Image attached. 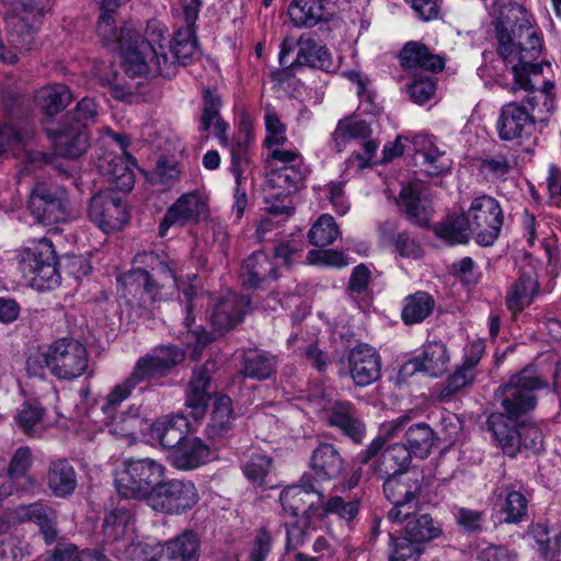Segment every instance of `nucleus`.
<instances>
[{"instance_id": "obj_56", "label": "nucleus", "mask_w": 561, "mask_h": 561, "mask_svg": "<svg viewBox=\"0 0 561 561\" xmlns=\"http://www.w3.org/2000/svg\"><path fill=\"white\" fill-rule=\"evenodd\" d=\"M422 551V545L404 534L397 538L390 536L389 561L415 560Z\"/></svg>"}, {"instance_id": "obj_1", "label": "nucleus", "mask_w": 561, "mask_h": 561, "mask_svg": "<svg viewBox=\"0 0 561 561\" xmlns=\"http://www.w3.org/2000/svg\"><path fill=\"white\" fill-rule=\"evenodd\" d=\"M182 5L187 26L175 34L169 46L171 56L167 53L168 32L160 23L150 22L146 28L145 41L135 46L129 43L135 35L134 30L131 27L123 30V64L128 76L170 78L175 73L176 62L185 64L193 57L197 46L192 27L198 18L202 1L182 0Z\"/></svg>"}, {"instance_id": "obj_24", "label": "nucleus", "mask_w": 561, "mask_h": 561, "mask_svg": "<svg viewBox=\"0 0 561 561\" xmlns=\"http://www.w3.org/2000/svg\"><path fill=\"white\" fill-rule=\"evenodd\" d=\"M370 134L369 126L363 122L357 119H344L337 124V127L334 131V139L337 146L345 145L347 141H357L363 140L360 146L363 147V152L355 153L353 158L357 160V165L359 168L367 167L377 150V144L374 140L366 139Z\"/></svg>"}, {"instance_id": "obj_61", "label": "nucleus", "mask_w": 561, "mask_h": 561, "mask_svg": "<svg viewBox=\"0 0 561 561\" xmlns=\"http://www.w3.org/2000/svg\"><path fill=\"white\" fill-rule=\"evenodd\" d=\"M272 459L263 454H253L243 466L248 480L256 485H263L270 471Z\"/></svg>"}, {"instance_id": "obj_58", "label": "nucleus", "mask_w": 561, "mask_h": 561, "mask_svg": "<svg viewBox=\"0 0 561 561\" xmlns=\"http://www.w3.org/2000/svg\"><path fill=\"white\" fill-rule=\"evenodd\" d=\"M474 362L463 363L456 371L448 378L447 385L440 392L443 400H449L456 392L468 386L474 378Z\"/></svg>"}, {"instance_id": "obj_50", "label": "nucleus", "mask_w": 561, "mask_h": 561, "mask_svg": "<svg viewBox=\"0 0 561 561\" xmlns=\"http://www.w3.org/2000/svg\"><path fill=\"white\" fill-rule=\"evenodd\" d=\"M276 363V357L267 352L251 351L244 356L243 374L259 380L266 379L275 371Z\"/></svg>"}, {"instance_id": "obj_14", "label": "nucleus", "mask_w": 561, "mask_h": 561, "mask_svg": "<svg viewBox=\"0 0 561 561\" xmlns=\"http://www.w3.org/2000/svg\"><path fill=\"white\" fill-rule=\"evenodd\" d=\"M198 499V492L191 481H162L149 497L148 505L159 513L182 514L195 506Z\"/></svg>"}, {"instance_id": "obj_63", "label": "nucleus", "mask_w": 561, "mask_h": 561, "mask_svg": "<svg viewBox=\"0 0 561 561\" xmlns=\"http://www.w3.org/2000/svg\"><path fill=\"white\" fill-rule=\"evenodd\" d=\"M31 466V450L28 447H20L13 455L9 466V479L7 485H12L13 481L18 479H25L30 481V478L25 476L26 471Z\"/></svg>"}, {"instance_id": "obj_42", "label": "nucleus", "mask_w": 561, "mask_h": 561, "mask_svg": "<svg viewBox=\"0 0 561 561\" xmlns=\"http://www.w3.org/2000/svg\"><path fill=\"white\" fill-rule=\"evenodd\" d=\"M409 422L410 416L408 414L385 422L381 425L379 436H377L368 447L358 455L359 461L362 463H368L381 450L386 440L398 437L402 432L405 433Z\"/></svg>"}, {"instance_id": "obj_4", "label": "nucleus", "mask_w": 561, "mask_h": 561, "mask_svg": "<svg viewBox=\"0 0 561 561\" xmlns=\"http://www.w3.org/2000/svg\"><path fill=\"white\" fill-rule=\"evenodd\" d=\"M184 356L179 347L161 345L139 357L130 375L115 385L106 396L102 411L107 414L115 410L140 383L167 376L173 367L183 362Z\"/></svg>"}, {"instance_id": "obj_12", "label": "nucleus", "mask_w": 561, "mask_h": 561, "mask_svg": "<svg viewBox=\"0 0 561 561\" xmlns=\"http://www.w3.org/2000/svg\"><path fill=\"white\" fill-rule=\"evenodd\" d=\"M463 215L480 245L489 247L495 242L503 226V211L494 197L485 194L474 197Z\"/></svg>"}, {"instance_id": "obj_59", "label": "nucleus", "mask_w": 561, "mask_h": 561, "mask_svg": "<svg viewBox=\"0 0 561 561\" xmlns=\"http://www.w3.org/2000/svg\"><path fill=\"white\" fill-rule=\"evenodd\" d=\"M306 174L307 169L304 162L296 165H283L273 174V181L284 190H297L302 185Z\"/></svg>"}, {"instance_id": "obj_29", "label": "nucleus", "mask_w": 561, "mask_h": 561, "mask_svg": "<svg viewBox=\"0 0 561 561\" xmlns=\"http://www.w3.org/2000/svg\"><path fill=\"white\" fill-rule=\"evenodd\" d=\"M9 518L12 522H35L44 536L46 543H51L57 536L54 527L53 512L46 505L35 502L27 505H19L10 511Z\"/></svg>"}, {"instance_id": "obj_27", "label": "nucleus", "mask_w": 561, "mask_h": 561, "mask_svg": "<svg viewBox=\"0 0 561 561\" xmlns=\"http://www.w3.org/2000/svg\"><path fill=\"white\" fill-rule=\"evenodd\" d=\"M400 65L404 69H424L427 71H442L445 59L442 55L433 54L428 47L420 42H408L399 54Z\"/></svg>"}, {"instance_id": "obj_38", "label": "nucleus", "mask_w": 561, "mask_h": 561, "mask_svg": "<svg viewBox=\"0 0 561 561\" xmlns=\"http://www.w3.org/2000/svg\"><path fill=\"white\" fill-rule=\"evenodd\" d=\"M449 364V354L444 343L428 342L424 345L421 356L416 359L417 368L431 377L443 375Z\"/></svg>"}, {"instance_id": "obj_49", "label": "nucleus", "mask_w": 561, "mask_h": 561, "mask_svg": "<svg viewBox=\"0 0 561 561\" xmlns=\"http://www.w3.org/2000/svg\"><path fill=\"white\" fill-rule=\"evenodd\" d=\"M221 101L219 96L207 91L204 96V110L201 118V128L208 130L214 125V130L222 145H227L226 131L228 124L220 118L219 110Z\"/></svg>"}, {"instance_id": "obj_25", "label": "nucleus", "mask_w": 561, "mask_h": 561, "mask_svg": "<svg viewBox=\"0 0 561 561\" xmlns=\"http://www.w3.org/2000/svg\"><path fill=\"white\" fill-rule=\"evenodd\" d=\"M250 305L245 296L229 293L216 305L210 321L214 330L224 334L242 321Z\"/></svg>"}, {"instance_id": "obj_16", "label": "nucleus", "mask_w": 561, "mask_h": 561, "mask_svg": "<svg viewBox=\"0 0 561 561\" xmlns=\"http://www.w3.org/2000/svg\"><path fill=\"white\" fill-rule=\"evenodd\" d=\"M88 217L103 232L111 233L124 227L128 220V210L116 193L102 191L91 198Z\"/></svg>"}, {"instance_id": "obj_55", "label": "nucleus", "mask_w": 561, "mask_h": 561, "mask_svg": "<svg viewBox=\"0 0 561 561\" xmlns=\"http://www.w3.org/2000/svg\"><path fill=\"white\" fill-rule=\"evenodd\" d=\"M340 230L332 216L321 215L309 230L308 238L316 247H327L339 236Z\"/></svg>"}, {"instance_id": "obj_51", "label": "nucleus", "mask_w": 561, "mask_h": 561, "mask_svg": "<svg viewBox=\"0 0 561 561\" xmlns=\"http://www.w3.org/2000/svg\"><path fill=\"white\" fill-rule=\"evenodd\" d=\"M530 533L545 559L554 558L560 551L561 530L559 527H549L547 524L538 523L533 526Z\"/></svg>"}, {"instance_id": "obj_36", "label": "nucleus", "mask_w": 561, "mask_h": 561, "mask_svg": "<svg viewBox=\"0 0 561 561\" xmlns=\"http://www.w3.org/2000/svg\"><path fill=\"white\" fill-rule=\"evenodd\" d=\"M133 517L129 511L125 508H116L108 514H106L104 524H103V533L107 540L113 542L123 541V546L125 547V541L130 542L126 552L129 558L134 561L135 559L129 553V548L131 545H136L131 542L133 540Z\"/></svg>"}, {"instance_id": "obj_8", "label": "nucleus", "mask_w": 561, "mask_h": 561, "mask_svg": "<svg viewBox=\"0 0 561 561\" xmlns=\"http://www.w3.org/2000/svg\"><path fill=\"white\" fill-rule=\"evenodd\" d=\"M541 102L543 110H537L531 105V113L525 105L508 103L501 110L496 128L503 140H514L530 134L536 122H545L554 108V100L547 91H538L526 99V104Z\"/></svg>"}, {"instance_id": "obj_3", "label": "nucleus", "mask_w": 561, "mask_h": 561, "mask_svg": "<svg viewBox=\"0 0 561 561\" xmlns=\"http://www.w3.org/2000/svg\"><path fill=\"white\" fill-rule=\"evenodd\" d=\"M88 366V351L73 337H60L47 347L33 352L26 359L28 376L39 378L48 370L58 379L71 380L83 375Z\"/></svg>"}, {"instance_id": "obj_37", "label": "nucleus", "mask_w": 561, "mask_h": 561, "mask_svg": "<svg viewBox=\"0 0 561 561\" xmlns=\"http://www.w3.org/2000/svg\"><path fill=\"white\" fill-rule=\"evenodd\" d=\"M236 414L232 401L228 396H219L215 402L206 432L209 438L225 437L232 430Z\"/></svg>"}, {"instance_id": "obj_22", "label": "nucleus", "mask_w": 561, "mask_h": 561, "mask_svg": "<svg viewBox=\"0 0 561 561\" xmlns=\"http://www.w3.org/2000/svg\"><path fill=\"white\" fill-rule=\"evenodd\" d=\"M350 376L357 387H366L380 377L381 360L376 348L367 344L353 347L347 357Z\"/></svg>"}, {"instance_id": "obj_5", "label": "nucleus", "mask_w": 561, "mask_h": 561, "mask_svg": "<svg viewBox=\"0 0 561 561\" xmlns=\"http://www.w3.org/2000/svg\"><path fill=\"white\" fill-rule=\"evenodd\" d=\"M98 105L93 99L83 98L67 114L66 123L57 130H49L56 152L68 158H78L85 152L89 146L88 127L96 122Z\"/></svg>"}, {"instance_id": "obj_31", "label": "nucleus", "mask_w": 561, "mask_h": 561, "mask_svg": "<svg viewBox=\"0 0 561 561\" xmlns=\"http://www.w3.org/2000/svg\"><path fill=\"white\" fill-rule=\"evenodd\" d=\"M171 462L181 470H191L205 463L210 457L209 447L198 437H187L171 453Z\"/></svg>"}, {"instance_id": "obj_21", "label": "nucleus", "mask_w": 561, "mask_h": 561, "mask_svg": "<svg viewBox=\"0 0 561 561\" xmlns=\"http://www.w3.org/2000/svg\"><path fill=\"white\" fill-rule=\"evenodd\" d=\"M421 489L417 477L394 474L386 477L383 492L387 499L393 503L388 512V518L392 523H401V515L404 511L411 510L410 503L415 499Z\"/></svg>"}, {"instance_id": "obj_33", "label": "nucleus", "mask_w": 561, "mask_h": 561, "mask_svg": "<svg viewBox=\"0 0 561 561\" xmlns=\"http://www.w3.org/2000/svg\"><path fill=\"white\" fill-rule=\"evenodd\" d=\"M46 480L48 489L57 497L71 495L78 484L76 469L66 459H57L49 463Z\"/></svg>"}, {"instance_id": "obj_57", "label": "nucleus", "mask_w": 561, "mask_h": 561, "mask_svg": "<svg viewBox=\"0 0 561 561\" xmlns=\"http://www.w3.org/2000/svg\"><path fill=\"white\" fill-rule=\"evenodd\" d=\"M527 499L523 493L514 490H506L504 500L500 504L501 510L505 513L504 522H520L527 514Z\"/></svg>"}, {"instance_id": "obj_26", "label": "nucleus", "mask_w": 561, "mask_h": 561, "mask_svg": "<svg viewBox=\"0 0 561 561\" xmlns=\"http://www.w3.org/2000/svg\"><path fill=\"white\" fill-rule=\"evenodd\" d=\"M188 428V420L182 414L163 416L149 426L150 437L163 447L172 449L186 438Z\"/></svg>"}, {"instance_id": "obj_48", "label": "nucleus", "mask_w": 561, "mask_h": 561, "mask_svg": "<svg viewBox=\"0 0 561 561\" xmlns=\"http://www.w3.org/2000/svg\"><path fill=\"white\" fill-rule=\"evenodd\" d=\"M296 60L299 65H307L324 71H332L335 68L329 49L310 39L300 44Z\"/></svg>"}, {"instance_id": "obj_2", "label": "nucleus", "mask_w": 561, "mask_h": 561, "mask_svg": "<svg viewBox=\"0 0 561 561\" xmlns=\"http://www.w3.org/2000/svg\"><path fill=\"white\" fill-rule=\"evenodd\" d=\"M499 42V54L511 66L515 89H531L529 73L539 70L534 61L541 51V38L531 25L529 13L516 3L494 1L491 8Z\"/></svg>"}, {"instance_id": "obj_6", "label": "nucleus", "mask_w": 561, "mask_h": 561, "mask_svg": "<svg viewBox=\"0 0 561 561\" xmlns=\"http://www.w3.org/2000/svg\"><path fill=\"white\" fill-rule=\"evenodd\" d=\"M165 478V467L152 458L125 459L115 473L117 492L126 499L147 503Z\"/></svg>"}, {"instance_id": "obj_43", "label": "nucleus", "mask_w": 561, "mask_h": 561, "mask_svg": "<svg viewBox=\"0 0 561 561\" xmlns=\"http://www.w3.org/2000/svg\"><path fill=\"white\" fill-rule=\"evenodd\" d=\"M404 437L407 443L404 446L408 447L410 454L421 459L430 455L436 442L434 431L423 422L409 426Z\"/></svg>"}, {"instance_id": "obj_10", "label": "nucleus", "mask_w": 561, "mask_h": 561, "mask_svg": "<svg viewBox=\"0 0 561 561\" xmlns=\"http://www.w3.org/2000/svg\"><path fill=\"white\" fill-rule=\"evenodd\" d=\"M488 426L503 451L511 457L515 456L522 446L534 453L542 449L541 431L526 420L507 423L504 414L492 413L488 419Z\"/></svg>"}, {"instance_id": "obj_30", "label": "nucleus", "mask_w": 561, "mask_h": 561, "mask_svg": "<svg viewBox=\"0 0 561 561\" xmlns=\"http://www.w3.org/2000/svg\"><path fill=\"white\" fill-rule=\"evenodd\" d=\"M539 294V283L531 274L523 273L506 291L505 304L513 314L520 313L529 307Z\"/></svg>"}, {"instance_id": "obj_47", "label": "nucleus", "mask_w": 561, "mask_h": 561, "mask_svg": "<svg viewBox=\"0 0 561 561\" xmlns=\"http://www.w3.org/2000/svg\"><path fill=\"white\" fill-rule=\"evenodd\" d=\"M288 15L297 27H311L323 18L321 0H293L288 5Z\"/></svg>"}, {"instance_id": "obj_40", "label": "nucleus", "mask_w": 561, "mask_h": 561, "mask_svg": "<svg viewBox=\"0 0 561 561\" xmlns=\"http://www.w3.org/2000/svg\"><path fill=\"white\" fill-rule=\"evenodd\" d=\"M407 520L403 534L420 542L432 540L440 535V528L434 525L428 514H414L404 511L401 515V523Z\"/></svg>"}, {"instance_id": "obj_44", "label": "nucleus", "mask_w": 561, "mask_h": 561, "mask_svg": "<svg viewBox=\"0 0 561 561\" xmlns=\"http://www.w3.org/2000/svg\"><path fill=\"white\" fill-rule=\"evenodd\" d=\"M35 98L45 114L55 115L71 102L72 94L67 85L53 84L39 89Z\"/></svg>"}, {"instance_id": "obj_28", "label": "nucleus", "mask_w": 561, "mask_h": 561, "mask_svg": "<svg viewBox=\"0 0 561 561\" xmlns=\"http://www.w3.org/2000/svg\"><path fill=\"white\" fill-rule=\"evenodd\" d=\"M310 468L319 480L328 481L343 472L344 460L334 445L322 443L312 451Z\"/></svg>"}, {"instance_id": "obj_41", "label": "nucleus", "mask_w": 561, "mask_h": 561, "mask_svg": "<svg viewBox=\"0 0 561 561\" xmlns=\"http://www.w3.org/2000/svg\"><path fill=\"white\" fill-rule=\"evenodd\" d=\"M276 276L275 266L264 252H254L241 266L242 280L251 287L259 285L267 277L275 278Z\"/></svg>"}, {"instance_id": "obj_53", "label": "nucleus", "mask_w": 561, "mask_h": 561, "mask_svg": "<svg viewBox=\"0 0 561 561\" xmlns=\"http://www.w3.org/2000/svg\"><path fill=\"white\" fill-rule=\"evenodd\" d=\"M359 512V501L357 499H344L340 495L324 499L320 503L318 518H324L330 514L339 516L346 522L353 520Z\"/></svg>"}, {"instance_id": "obj_18", "label": "nucleus", "mask_w": 561, "mask_h": 561, "mask_svg": "<svg viewBox=\"0 0 561 561\" xmlns=\"http://www.w3.org/2000/svg\"><path fill=\"white\" fill-rule=\"evenodd\" d=\"M323 499L324 495L314 489L309 477H302L300 484L287 486L279 495L285 512L291 516H297L301 512L306 519L318 518Z\"/></svg>"}, {"instance_id": "obj_60", "label": "nucleus", "mask_w": 561, "mask_h": 561, "mask_svg": "<svg viewBox=\"0 0 561 561\" xmlns=\"http://www.w3.org/2000/svg\"><path fill=\"white\" fill-rule=\"evenodd\" d=\"M264 124L266 130L265 146L267 148L283 146L287 141L286 126L280 122L274 110L270 107L265 110Z\"/></svg>"}, {"instance_id": "obj_52", "label": "nucleus", "mask_w": 561, "mask_h": 561, "mask_svg": "<svg viewBox=\"0 0 561 561\" xmlns=\"http://www.w3.org/2000/svg\"><path fill=\"white\" fill-rule=\"evenodd\" d=\"M125 27H131L135 32V35L133 39L129 41V43H133V46L140 45L141 41L144 39L140 37V35L138 34L133 24H125L124 26H122L119 35H117L113 14L101 12L96 31L99 37L104 42V44L117 45V48L119 49L121 55L123 56V30Z\"/></svg>"}, {"instance_id": "obj_13", "label": "nucleus", "mask_w": 561, "mask_h": 561, "mask_svg": "<svg viewBox=\"0 0 561 561\" xmlns=\"http://www.w3.org/2000/svg\"><path fill=\"white\" fill-rule=\"evenodd\" d=\"M199 538L193 530H184L163 545L137 542L129 548L135 561H159L164 556L168 561H198Z\"/></svg>"}, {"instance_id": "obj_19", "label": "nucleus", "mask_w": 561, "mask_h": 561, "mask_svg": "<svg viewBox=\"0 0 561 561\" xmlns=\"http://www.w3.org/2000/svg\"><path fill=\"white\" fill-rule=\"evenodd\" d=\"M207 213L208 199L204 194L198 191L182 194L168 208L159 226V234L164 237L171 226H184L190 222H196Z\"/></svg>"}, {"instance_id": "obj_11", "label": "nucleus", "mask_w": 561, "mask_h": 561, "mask_svg": "<svg viewBox=\"0 0 561 561\" xmlns=\"http://www.w3.org/2000/svg\"><path fill=\"white\" fill-rule=\"evenodd\" d=\"M0 158L22 159L23 167L18 174L20 179L47 162L46 156L36 148L32 130L7 123L0 126Z\"/></svg>"}, {"instance_id": "obj_46", "label": "nucleus", "mask_w": 561, "mask_h": 561, "mask_svg": "<svg viewBox=\"0 0 561 561\" xmlns=\"http://www.w3.org/2000/svg\"><path fill=\"white\" fill-rule=\"evenodd\" d=\"M435 300L425 291H417L404 299L401 318L405 324L424 321L434 310Z\"/></svg>"}, {"instance_id": "obj_9", "label": "nucleus", "mask_w": 561, "mask_h": 561, "mask_svg": "<svg viewBox=\"0 0 561 561\" xmlns=\"http://www.w3.org/2000/svg\"><path fill=\"white\" fill-rule=\"evenodd\" d=\"M543 386L534 370L526 368L497 390L496 398L503 408L500 413L507 417V423L520 420L535 408L534 392Z\"/></svg>"}, {"instance_id": "obj_62", "label": "nucleus", "mask_w": 561, "mask_h": 561, "mask_svg": "<svg viewBox=\"0 0 561 561\" xmlns=\"http://www.w3.org/2000/svg\"><path fill=\"white\" fill-rule=\"evenodd\" d=\"M44 410L35 402H24L21 404L14 419L18 425L25 432L30 433L34 426L42 420Z\"/></svg>"}, {"instance_id": "obj_45", "label": "nucleus", "mask_w": 561, "mask_h": 561, "mask_svg": "<svg viewBox=\"0 0 561 561\" xmlns=\"http://www.w3.org/2000/svg\"><path fill=\"white\" fill-rule=\"evenodd\" d=\"M398 205L404 209L408 218L416 225H426L431 217V209L424 203L415 186L408 184L401 188Z\"/></svg>"}, {"instance_id": "obj_23", "label": "nucleus", "mask_w": 561, "mask_h": 561, "mask_svg": "<svg viewBox=\"0 0 561 561\" xmlns=\"http://www.w3.org/2000/svg\"><path fill=\"white\" fill-rule=\"evenodd\" d=\"M324 419L330 426L339 428L355 443H360L366 433V426L359 419L356 409L347 401L329 402L323 409Z\"/></svg>"}, {"instance_id": "obj_15", "label": "nucleus", "mask_w": 561, "mask_h": 561, "mask_svg": "<svg viewBox=\"0 0 561 561\" xmlns=\"http://www.w3.org/2000/svg\"><path fill=\"white\" fill-rule=\"evenodd\" d=\"M28 209L37 222L50 226L67 220L69 201L62 190L37 185L31 192Z\"/></svg>"}, {"instance_id": "obj_34", "label": "nucleus", "mask_w": 561, "mask_h": 561, "mask_svg": "<svg viewBox=\"0 0 561 561\" xmlns=\"http://www.w3.org/2000/svg\"><path fill=\"white\" fill-rule=\"evenodd\" d=\"M209 385L210 377L207 369L194 371L185 394V407L191 410L194 419H201L206 413L210 398Z\"/></svg>"}, {"instance_id": "obj_17", "label": "nucleus", "mask_w": 561, "mask_h": 561, "mask_svg": "<svg viewBox=\"0 0 561 561\" xmlns=\"http://www.w3.org/2000/svg\"><path fill=\"white\" fill-rule=\"evenodd\" d=\"M42 20V11L32 2L19 3L7 19L8 41L19 50H27Z\"/></svg>"}, {"instance_id": "obj_20", "label": "nucleus", "mask_w": 561, "mask_h": 561, "mask_svg": "<svg viewBox=\"0 0 561 561\" xmlns=\"http://www.w3.org/2000/svg\"><path fill=\"white\" fill-rule=\"evenodd\" d=\"M412 145L415 164L428 176H440L451 170L450 156L436 144L433 137L416 135L412 139Z\"/></svg>"}, {"instance_id": "obj_35", "label": "nucleus", "mask_w": 561, "mask_h": 561, "mask_svg": "<svg viewBox=\"0 0 561 561\" xmlns=\"http://www.w3.org/2000/svg\"><path fill=\"white\" fill-rule=\"evenodd\" d=\"M98 168L116 190L128 192L133 188L135 176L127 159L107 153L100 158Z\"/></svg>"}, {"instance_id": "obj_7", "label": "nucleus", "mask_w": 561, "mask_h": 561, "mask_svg": "<svg viewBox=\"0 0 561 561\" xmlns=\"http://www.w3.org/2000/svg\"><path fill=\"white\" fill-rule=\"evenodd\" d=\"M19 270L26 284L36 290H48L60 284L53 243L47 238L32 241L18 255Z\"/></svg>"}, {"instance_id": "obj_39", "label": "nucleus", "mask_w": 561, "mask_h": 561, "mask_svg": "<svg viewBox=\"0 0 561 561\" xmlns=\"http://www.w3.org/2000/svg\"><path fill=\"white\" fill-rule=\"evenodd\" d=\"M411 456L410 450L404 445H390L381 454L374 470L381 478L403 473L411 462Z\"/></svg>"}, {"instance_id": "obj_64", "label": "nucleus", "mask_w": 561, "mask_h": 561, "mask_svg": "<svg viewBox=\"0 0 561 561\" xmlns=\"http://www.w3.org/2000/svg\"><path fill=\"white\" fill-rule=\"evenodd\" d=\"M311 519L297 520L286 527V548L295 550L302 547L310 537Z\"/></svg>"}, {"instance_id": "obj_54", "label": "nucleus", "mask_w": 561, "mask_h": 561, "mask_svg": "<svg viewBox=\"0 0 561 561\" xmlns=\"http://www.w3.org/2000/svg\"><path fill=\"white\" fill-rule=\"evenodd\" d=\"M436 234L448 244H465L469 241L471 229L466 222V216L448 217L435 228Z\"/></svg>"}, {"instance_id": "obj_32", "label": "nucleus", "mask_w": 561, "mask_h": 561, "mask_svg": "<svg viewBox=\"0 0 561 561\" xmlns=\"http://www.w3.org/2000/svg\"><path fill=\"white\" fill-rule=\"evenodd\" d=\"M147 428L149 426L140 416V409L135 405L115 416L108 424L110 434L128 446L135 444L137 435L144 433Z\"/></svg>"}]
</instances>
